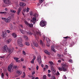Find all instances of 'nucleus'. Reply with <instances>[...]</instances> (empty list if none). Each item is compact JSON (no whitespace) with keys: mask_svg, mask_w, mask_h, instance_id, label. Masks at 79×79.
Segmentation results:
<instances>
[{"mask_svg":"<svg viewBox=\"0 0 79 79\" xmlns=\"http://www.w3.org/2000/svg\"><path fill=\"white\" fill-rule=\"evenodd\" d=\"M61 67H59L58 68V70L59 71H63L64 72H66L67 71L68 69L65 67H66V65L65 63H63L61 64Z\"/></svg>","mask_w":79,"mask_h":79,"instance_id":"obj_1","label":"nucleus"},{"mask_svg":"<svg viewBox=\"0 0 79 79\" xmlns=\"http://www.w3.org/2000/svg\"><path fill=\"white\" fill-rule=\"evenodd\" d=\"M41 33L40 31L39 30H38V29H37L36 32H35L33 35L36 38V37H38L39 35L41 36Z\"/></svg>","mask_w":79,"mask_h":79,"instance_id":"obj_2","label":"nucleus"},{"mask_svg":"<svg viewBox=\"0 0 79 79\" xmlns=\"http://www.w3.org/2000/svg\"><path fill=\"white\" fill-rule=\"evenodd\" d=\"M23 42V40L22 39L20 38L18 39L17 41V44L19 46H20L21 47H23V44H22Z\"/></svg>","mask_w":79,"mask_h":79,"instance_id":"obj_3","label":"nucleus"},{"mask_svg":"<svg viewBox=\"0 0 79 79\" xmlns=\"http://www.w3.org/2000/svg\"><path fill=\"white\" fill-rule=\"evenodd\" d=\"M47 25V22L42 20L40 23V25L41 27H44Z\"/></svg>","mask_w":79,"mask_h":79,"instance_id":"obj_4","label":"nucleus"},{"mask_svg":"<svg viewBox=\"0 0 79 79\" xmlns=\"http://www.w3.org/2000/svg\"><path fill=\"white\" fill-rule=\"evenodd\" d=\"M13 64H11L10 65L8 66V70L10 72H11V69H13Z\"/></svg>","mask_w":79,"mask_h":79,"instance_id":"obj_5","label":"nucleus"},{"mask_svg":"<svg viewBox=\"0 0 79 79\" xmlns=\"http://www.w3.org/2000/svg\"><path fill=\"white\" fill-rule=\"evenodd\" d=\"M37 61L38 62L39 64H42L41 57L40 56H38Z\"/></svg>","mask_w":79,"mask_h":79,"instance_id":"obj_6","label":"nucleus"},{"mask_svg":"<svg viewBox=\"0 0 79 79\" xmlns=\"http://www.w3.org/2000/svg\"><path fill=\"white\" fill-rule=\"evenodd\" d=\"M44 40H46L47 41V43L48 44H47V46L48 47H49L50 46V45L49 44L50 43V39L48 38H47L46 37H44V39H43Z\"/></svg>","mask_w":79,"mask_h":79,"instance_id":"obj_7","label":"nucleus"},{"mask_svg":"<svg viewBox=\"0 0 79 79\" xmlns=\"http://www.w3.org/2000/svg\"><path fill=\"white\" fill-rule=\"evenodd\" d=\"M33 43L34 44V45H33V44L31 43V47L33 49H34L35 48L34 45V46H35L36 47H37L38 46V44L37 43H36L35 42H33Z\"/></svg>","mask_w":79,"mask_h":79,"instance_id":"obj_8","label":"nucleus"},{"mask_svg":"<svg viewBox=\"0 0 79 79\" xmlns=\"http://www.w3.org/2000/svg\"><path fill=\"white\" fill-rule=\"evenodd\" d=\"M3 52H7L8 49V48L7 45H5L2 48Z\"/></svg>","mask_w":79,"mask_h":79,"instance_id":"obj_9","label":"nucleus"},{"mask_svg":"<svg viewBox=\"0 0 79 79\" xmlns=\"http://www.w3.org/2000/svg\"><path fill=\"white\" fill-rule=\"evenodd\" d=\"M11 20V18L10 16H9L6 19V23H9L10 22Z\"/></svg>","mask_w":79,"mask_h":79,"instance_id":"obj_10","label":"nucleus"},{"mask_svg":"<svg viewBox=\"0 0 79 79\" xmlns=\"http://www.w3.org/2000/svg\"><path fill=\"white\" fill-rule=\"evenodd\" d=\"M3 2L5 3L7 5L10 4L11 3L10 1L9 0H4Z\"/></svg>","mask_w":79,"mask_h":79,"instance_id":"obj_11","label":"nucleus"},{"mask_svg":"<svg viewBox=\"0 0 79 79\" xmlns=\"http://www.w3.org/2000/svg\"><path fill=\"white\" fill-rule=\"evenodd\" d=\"M22 10V8L21 7H19L18 10L17 12V14L18 15H19V14H20V13L21 12V10Z\"/></svg>","mask_w":79,"mask_h":79,"instance_id":"obj_12","label":"nucleus"},{"mask_svg":"<svg viewBox=\"0 0 79 79\" xmlns=\"http://www.w3.org/2000/svg\"><path fill=\"white\" fill-rule=\"evenodd\" d=\"M36 20V18L35 17H33L32 18V20H31V21L32 22V23H33L34 24H35V22L34 21H35Z\"/></svg>","mask_w":79,"mask_h":79,"instance_id":"obj_13","label":"nucleus"},{"mask_svg":"<svg viewBox=\"0 0 79 79\" xmlns=\"http://www.w3.org/2000/svg\"><path fill=\"white\" fill-rule=\"evenodd\" d=\"M13 50L11 48H9L8 49V53H9V55H10V53L13 52Z\"/></svg>","mask_w":79,"mask_h":79,"instance_id":"obj_14","label":"nucleus"},{"mask_svg":"<svg viewBox=\"0 0 79 79\" xmlns=\"http://www.w3.org/2000/svg\"><path fill=\"white\" fill-rule=\"evenodd\" d=\"M48 63L50 64V67L53 66L54 65V64L53 62L52 61H49Z\"/></svg>","mask_w":79,"mask_h":79,"instance_id":"obj_15","label":"nucleus"},{"mask_svg":"<svg viewBox=\"0 0 79 79\" xmlns=\"http://www.w3.org/2000/svg\"><path fill=\"white\" fill-rule=\"evenodd\" d=\"M50 67H51V71H52V72H56V71L55 70V69L54 68L53 66H52Z\"/></svg>","mask_w":79,"mask_h":79,"instance_id":"obj_16","label":"nucleus"},{"mask_svg":"<svg viewBox=\"0 0 79 79\" xmlns=\"http://www.w3.org/2000/svg\"><path fill=\"white\" fill-rule=\"evenodd\" d=\"M19 5L21 6H25L26 4H25L24 2H20L19 3Z\"/></svg>","mask_w":79,"mask_h":79,"instance_id":"obj_17","label":"nucleus"},{"mask_svg":"<svg viewBox=\"0 0 79 79\" xmlns=\"http://www.w3.org/2000/svg\"><path fill=\"white\" fill-rule=\"evenodd\" d=\"M33 58L32 60L31 61V63L32 64H34V61L35 60V58H36V57L35 56H33Z\"/></svg>","mask_w":79,"mask_h":79,"instance_id":"obj_18","label":"nucleus"},{"mask_svg":"<svg viewBox=\"0 0 79 79\" xmlns=\"http://www.w3.org/2000/svg\"><path fill=\"white\" fill-rule=\"evenodd\" d=\"M7 33L5 32H3L2 33V36L4 38L6 37V36Z\"/></svg>","mask_w":79,"mask_h":79,"instance_id":"obj_19","label":"nucleus"},{"mask_svg":"<svg viewBox=\"0 0 79 79\" xmlns=\"http://www.w3.org/2000/svg\"><path fill=\"white\" fill-rule=\"evenodd\" d=\"M12 35L13 37L15 38H16L17 36V35H16V34L15 33H12Z\"/></svg>","mask_w":79,"mask_h":79,"instance_id":"obj_20","label":"nucleus"},{"mask_svg":"<svg viewBox=\"0 0 79 79\" xmlns=\"http://www.w3.org/2000/svg\"><path fill=\"white\" fill-rule=\"evenodd\" d=\"M20 31L23 34L25 33L26 32L25 31L23 30V29H20Z\"/></svg>","mask_w":79,"mask_h":79,"instance_id":"obj_21","label":"nucleus"},{"mask_svg":"<svg viewBox=\"0 0 79 79\" xmlns=\"http://www.w3.org/2000/svg\"><path fill=\"white\" fill-rule=\"evenodd\" d=\"M44 53H46V54H47V55H50V53L47 50H44Z\"/></svg>","mask_w":79,"mask_h":79,"instance_id":"obj_22","label":"nucleus"},{"mask_svg":"<svg viewBox=\"0 0 79 79\" xmlns=\"http://www.w3.org/2000/svg\"><path fill=\"white\" fill-rule=\"evenodd\" d=\"M12 40L11 39H9L7 40L6 41V43L7 44H9L10 42Z\"/></svg>","mask_w":79,"mask_h":79,"instance_id":"obj_23","label":"nucleus"},{"mask_svg":"<svg viewBox=\"0 0 79 79\" xmlns=\"http://www.w3.org/2000/svg\"><path fill=\"white\" fill-rule=\"evenodd\" d=\"M40 44H41V45L43 47H44L45 46V44L44 43H43V42H42V41L41 40L40 41Z\"/></svg>","mask_w":79,"mask_h":79,"instance_id":"obj_24","label":"nucleus"},{"mask_svg":"<svg viewBox=\"0 0 79 79\" xmlns=\"http://www.w3.org/2000/svg\"><path fill=\"white\" fill-rule=\"evenodd\" d=\"M13 25L12 24H10L9 29L10 30H12L13 29Z\"/></svg>","mask_w":79,"mask_h":79,"instance_id":"obj_25","label":"nucleus"},{"mask_svg":"<svg viewBox=\"0 0 79 79\" xmlns=\"http://www.w3.org/2000/svg\"><path fill=\"white\" fill-rule=\"evenodd\" d=\"M0 14H4L5 15H6L7 14V12L5 11L0 12Z\"/></svg>","mask_w":79,"mask_h":79,"instance_id":"obj_26","label":"nucleus"},{"mask_svg":"<svg viewBox=\"0 0 79 79\" xmlns=\"http://www.w3.org/2000/svg\"><path fill=\"white\" fill-rule=\"evenodd\" d=\"M17 73L19 75H21L22 74V72L20 70H18L17 71Z\"/></svg>","mask_w":79,"mask_h":79,"instance_id":"obj_27","label":"nucleus"},{"mask_svg":"<svg viewBox=\"0 0 79 79\" xmlns=\"http://www.w3.org/2000/svg\"><path fill=\"white\" fill-rule=\"evenodd\" d=\"M27 26L30 27H33V24H32L29 23Z\"/></svg>","mask_w":79,"mask_h":79,"instance_id":"obj_28","label":"nucleus"},{"mask_svg":"<svg viewBox=\"0 0 79 79\" xmlns=\"http://www.w3.org/2000/svg\"><path fill=\"white\" fill-rule=\"evenodd\" d=\"M57 56L60 58H62L64 57V56L63 55H60V54H57Z\"/></svg>","mask_w":79,"mask_h":79,"instance_id":"obj_29","label":"nucleus"},{"mask_svg":"<svg viewBox=\"0 0 79 79\" xmlns=\"http://www.w3.org/2000/svg\"><path fill=\"white\" fill-rule=\"evenodd\" d=\"M51 50L52 51H54V52H56V51H55L54 48V46L53 45L51 47Z\"/></svg>","mask_w":79,"mask_h":79,"instance_id":"obj_30","label":"nucleus"},{"mask_svg":"<svg viewBox=\"0 0 79 79\" xmlns=\"http://www.w3.org/2000/svg\"><path fill=\"white\" fill-rule=\"evenodd\" d=\"M10 12L11 13H15L16 12V11L15 10H10Z\"/></svg>","mask_w":79,"mask_h":79,"instance_id":"obj_31","label":"nucleus"},{"mask_svg":"<svg viewBox=\"0 0 79 79\" xmlns=\"http://www.w3.org/2000/svg\"><path fill=\"white\" fill-rule=\"evenodd\" d=\"M44 0H39V3L40 4H41L42 3L44 2Z\"/></svg>","mask_w":79,"mask_h":79,"instance_id":"obj_32","label":"nucleus"},{"mask_svg":"<svg viewBox=\"0 0 79 79\" xmlns=\"http://www.w3.org/2000/svg\"><path fill=\"white\" fill-rule=\"evenodd\" d=\"M22 54L24 56H25L26 55V52H25L24 51H22Z\"/></svg>","mask_w":79,"mask_h":79,"instance_id":"obj_33","label":"nucleus"},{"mask_svg":"<svg viewBox=\"0 0 79 79\" xmlns=\"http://www.w3.org/2000/svg\"><path fill=\"white\" fill-rule=\"evenodd\" d=\"M4 73H2L1 74V77L2 79H4Z\"/></svg>","mask_w":79,"mask_h":79,"instance_id":"obj_34","label":"nucleus"},{"mask_svg":"<svg viewBox=\"0 0 79 79\" xmlns=\"http://www.w3.org/2000/svg\"><path fill=\"white\" fill-rule=\"evenodd\" d=\"M67 49V48H65V52L64 53V54L65 55H67V53H66L67 52V51H66Z\"/></svg>","mask_w":79,"mask_h":79,"instance_id":"obj_35","label":"nucleus"},{"mask_svg":"<svg viewBox=\"0 0 79 79\" xmlns=\"http://www.w3.org/2000/svg\"><path fill=\"white\" fill-rule=\"evenodd\" d=\"M27 33L28 34H29L30 35H32L33 34L30 31H28Z\"/></svg>","mask_w":79,"mask_h":79,"instance_id":"obj_36","label":"nucleus"},{"mask_svg":"<svg viewBox=\"0 0 79 79\" xmlns=\"http://www.w3.org/2000/svg\"><path fill=\"white\" fill-rule=\"evenodd\" d=\"M24 23H25V24L27 26L28 25V24H29V23L27 22V21H24Z\"/></svg>","mask_w":79,"mask_h":79,"instance_id":"obj_37","label":"nucleus"},{"mask_svg":"<svg viewBox=\"0 0 79 79\" xmlns=\"http://www.w3.org/2000/svg\"><path fill=\"white\" fill-rule=\"evenodd\" d=\"M25 44L29 46L30 45V44L28 42H26L25 43Z\"/></svg>","mask_w":79,"mask_h":79,"instance_id":"obj_38","label":"nucleus"},{"mask_svg":"<svg viewBox=\"0 0 79 79\" xmlns=\"http://www.w3.org/2000/svg\"><path fill=\"white\" fill-rule=\"evenodd\" d=\"M38 15L37 14H35L33 15L35 17H38Z\"/></svg>","mask_w":79,"mask_h":79,"instance_id":"obj_39","label":"nucleus"},{"mask_svg":"<svg viewBox=\"0 0 79 79\" xmlns=\"http://www.w3.org/2000/svg\"><path fill=\"white\" fill-rule=\"evenodd\" d=\"M14 59L16 61H17V60H18L19 59V58L17 57H14Z\"/></svg>","mask_w":79,"mask_h":79,"instance_id":"obj_40","label":"nucleus"},{"mask_svg":"<svg viewBox=\"0 0 79 79\" xmlns=\"http://www.w3.org/2000/svg\"><path fill=\"white\" fill-rule=\"evenodd\" d=\"M2 19L3 20H4V21H6V18L2 17Z\"/></svg>","mask_w":79,"mask_h":79,"instance_id":"obj_41","label":"nucleus"},{"mask_svg":"<svg viewBox=\"0 0 79 79\" xmlns=\"http://www.w3.org/2000/svg\"><path fill=\"white\" fill-rule=\"evenodd\" d=\"M51 79H56L55 77L54 76H52L51 77Z\"/></svg>","mask_w":79,"mask_h":79,"instance_id":"obj_42","label":"nucleus"},{"mask_svg":"<svg viewBox=\"0 0 79 79\" xmlns=\"http://www.w3.org/2000/svg\"><path fill=\"white\" fill-rule=\"evenodd\" d=\"M23 76H22V77L23 78H24L25 77V72H23Z\"/></svg>","mask_w":79,"mask_h":79,"instance_id":"obj_43","label":"nucleus"},{"mask_svg":"<svg viewBox=\"0 0 79 79\" xmlns=\"http://www.w3.org/2000/svg\"><path fill=\"white\" fill-rule=\"evenodd\" d=\"M18 68L19 67H18L16 65L15 66V67H14L15 69H18Z\"/></svg>","mask_w":79,"mask_h":79,"instance_id":"obj_44","label":"nucleus"},{"mask_svg":"<svg viewBox=\"0 0 79 79\" xmlns=\"http://www.w3.org/2000/svg\"><path fill=\"white\" fill-rule=\"evenodd\" d=\"M16 62L18 63H20L21 62V61L20 60H16Z\"/></svg>","mask_w":79,"mask_h":79,"instance_id":"obj_45","label":"nucleus"},{"mask_svg":"<svg viewBox=\"0 0 79 79\" xmlns=\"http://www.w3.org/2000/svg\"><path fill=\"white\" fill-rule=\"evenodd\" d=\"M24 38H25V39L26 40H28V37H27V36H25Z\"/></svg>","mask_w":79,"mask_h":79,"instance_id":"obj_46","label":"nucleus"},{"mask_svg":"<svg viewBox=\"0 0 79 79\" xmlns=\"http://www.w3.org/2000/svg\"><path fill=\"white\" fill-rule=\"evenodd\" d=\"M60 73H59V72L58 71H57L56 73V75H60Z\"/></svg>","mask_w":79,"mask_h":79,"instance_id":"obj_47","label":"nucleus"},{"mask_svg":"<svg viewBox=\"0 0 79 79\" xmlns=\"http://www.w3.org/2000/svg\"><path fill=\"white\" fill-rule=\"evenodd\" d=\"M29 10H30V9L29 8L27 7V12H28L29 11Z\"/></svg>","mask_w":79,"mask_h":79,"instance_id":"obj_48","label":"nucleus"},{"mask_svg":"<svg viewBox=\"0 0 79 79\" xmlns=\"http://www.w3.org/2000/svg\"><path fill=\"white\" fill-rule=\"evenodd\" d=\"M43 79H47L46 76V75H44V76H43Z\"/></svg>","mask_w":79,"mask_h":79,"instance_id":"obj_49","label":"nucleus"},{"mask_svg":"<svg viewBox=\"0 0 79 79\" xmlns=\"http://www.w3.org/2000/svg\"><path fill=\"white\" fill-rule=\"evenodd\" d=\"M20 60H21V61H24V58H21Z\"/></svg>","mask_w":79,"mask_h":79,"instance_id":"obj_50","label":"nucleus"},{"mask_svg":"<svg viewBox=\"0 0 79 79\" xmlns=\"http://www.w3.org/2000/svg\"><path fill=\"white\" fill-rule=\"evenodd\" d=\"M69 62H70V63H72V62H73V60H71V59H70V60H69Z\"/></svg>","mask_w":79,"mask_h":79,"instance_id":"obj_51","label":"nucleus"},{"mask_svg":"<svg viewBox=\"0 0 79 79\" xmlns=\"http://www.w3.org/2000/svg\"><path fill=\"white\" fill-rule=\"evenodd\" d=\"M39 68V66L38 65H37L36 67V70H38Z\"/></svg>","mask_w":79,"mask_h":79,"instance_id":"obj_52","label":"nucleus"},{"mask_svg":"<svg viewBox=\"0 0 79 79\" xmlns=\"http://www.w3.org/2000/svg\"><path fill=\"white\" fill-rule=\"evenodd\" d=\"M69 38V36H67L66 37H64L63 38L65 39H66L68 38Z\"/></svg>","mask_w":79,"mask_h":79,"instance_id":"obj_53","label":"nucleus"},{"mask_svg":"<svg viewBox=\"0 0 79 79\" xmlns=\"http://www.w3.org/2000/svg\"><path fill=\"white\" fill-rule=\"evenodd\" d=\"M4 58V56H0V58Z\"/></svg>","mask_w":79,"mask_h":79,"instance_id":"obj_54","label":"nucleus"},{"mask_svg":"<svg viewBox=\"0 0 79 79\" xmlns=\"http://www.w3.org/2000/svg\"><path fill=\"white\" fill-rule=\"evenodd\" d=\"M48 77H50L51 76V74H49V73H48Z\"/></svg>","mask_w":79,"mask_h":79,"instance_id":"obj_55","label":"nucleus"},{"mask_svg":"<svg viewBox=\"0 0 79 79\" xmlns=\"http://www.w3.org/2000/svg\"><path fill=\"white\" fill-rule=\"evenodd\" d=\"M35 73V71H34L33 73H32V75H34Z\"/></svg>","mask_w":79,"mask_h":79,"instance_id":"obj_56","label":"nucleus"},{"mask_svg":"<svg viewBox=\"0 0 79 79\" xmlns=\"http://www.w3.org/2000/svg\"><path fill=\"white\" fill-rule=\"evenodd\" d=\"M6 32L8 33H10V31L9 30H7Z\"/></svg>","mask_w":79,"mask_h":79,"instance_id":"obj_57","label":"nucleus"},{"mask_svg":"<svg viewBox=\"0 0 79 79\" xmlns=\"http://www.w3.org/2000/svg\"><path fill=\"white\" fill-rule=\"evenodd\" d=\"M23 68H24V69H26V67L25 65H23Z\"/></svg>","mask_w":79,"mask_h":79,"instance_id":"obj_58","label":"nucleus"},{"mask_svg":"<svg viewBox=\"0 0 79 79\" xmlns=\"http://www.w3.org/2000/svg\"><path fill=\"white\" fill-rule=\"evenodd\" d=\"M20 26L23 29V25L20 24Z\"/></svg>","mask_w":79,"mask_h":79,"instance_id":"obj_59","label":"nucleus"},{"mask_svg":"<svg viewBox=\"0 0 79 79\" xmlns=\"http://www.w3.org/2000/svg\"><path fill=\"white\" fill-rule=\"evenodd\" d=\"M51 70H48V73H51Z\"/></svg>","mask_w":79,"mask_h":79,"instance_id":"obj_60","label":"nucleus"},{"mask_svg":"<svg viewBox=\"0 0 79 79\" xmlns=\"http://www.w3.org/2000/svg\"><path fill=\"white\" fill-rule=\"evenodd\" d=\"M58 62L59 63H60L61 62V60H58Z\"/></svg>","mask_w":79,"mask_h":79,"instance_id":"obj_61","label":"nucleus"},{"mask_svg":"<svg viewBox=\"0 0 79 79\" xmlns=\"http://www.w3.org/2000/svg\"><path fill=\"white\" fill-rule=\"evenodd\" d=\"M63 77H64L65 79H66V78H67V77H65V76H63Z\"/></svg>","mask_w":79,"mask_h":79,"instance_id":"obj_62","label":"nucleus"},{"mask_svg":"<svg viewBox=\"0 0 79 79\" xmlns=\"http://www.w3.org/2000/svg\"><path fill=\"white\" fill-rule=\"evenodd\" d=\"M30 15H32V12H31L30 13Z\"/></svg>","mask_w":79,"mask_h":79,"instance_id":"obj_63","label":"nucleus"},{"mask_svg":"<svg viewBox=\"0 0 79 79\" xmlns=\"http://www.w3.org/2000/svg\"><path fill=\"white\" fill-rule=\"evenodd\" d=\"M32 79H35V77H33V76H32Z\"/></svg>","mask_w":79,"mask_h":79,"instance_id":"obj_64","label":"nucleus"}]
</instances>
